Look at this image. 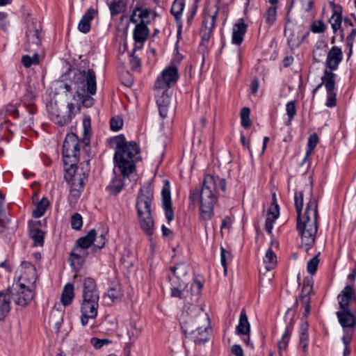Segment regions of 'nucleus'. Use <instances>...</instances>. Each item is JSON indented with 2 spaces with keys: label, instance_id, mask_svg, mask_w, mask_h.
I'll return each instance as SVG.
<instances>
[{
  "label": "nucleus",
  "instance_id": "nucleus-14",
  "mask_svg": "<svg viewBox=\"0 0 356 356\" xmlns=\"http://www.w3.org/2000/svg\"><path fill=\"white\" fill-rule=\"evenodd\" d=\"M336 76L334 72L327 71V69L324 71L323 83L327 91L325 105L329 108L335 106L337 104V94L334 92Z\"/></svg>",
  "mask_w": 356,
  "mask_h": 356
},
{
  "label": "nucleus",
  "instance_id": "nucleus-12",
  "mask_svg": "<svg viewBox=\"0 0 356 356\" xmlns=\"http://www.w3.org/2000/svg\"><path fill=\"white\" fill-rule=\"evenodd\" d=\"M42 26L37 22L28 24L26 31L24 50L29 52L38 51L42 42Z\"/></svg>",
  "mask_w": 356,
  "mask_h": 356
},
{
  "label": "nucleus",
  "instance_id": "nucleus-22",
  "mask_svg": "<svg viewBox=\"0 0 356 356\" xmlns=\"http://www.w3.org/2000/svg\"><path fill=\"white\" fill-rule=\"evenodd\" d=\"M272 206H273V207H271L267 212V216L265 223V229L268 234H272L273 224L280 215L279 205L276 202L275 195H273Z\"/></svg>",
  "mask_w": 356,
  "mask_h": 356
},
{
  "label": "nucleus",
  "instance_id": "nucleus-59",
  "mask_svg": "<svg viewBox=\"0 0 356 356\" xmlns=\"http://www.w3.org/2000/svg\"><path fill=\"white\" fill-rule=\"evenodd\" d=\"M300 3L302 9L309 12L313 7L314 0H295Z\"/></svg>",
  "mask_w": 356,
  "mask_h": 356
},
{
  "label": "nucleus",
  "instance_id": "nucleus-61",
  "mask_svg": "<svg viewBox=\"0 0 356 356\" xmlns=\"http://www.w3.org/2000/svg\"><path fill=\"white\" fill-rule=\"evenodd\" d=\"M341 339H342L343 343L344 344V346H345L343 355L348 356L351 352L350 348H349L348 346L353 339V336L350 337L348 340H344L343 336Z\"/></svg>",
  "mask_w": 356,
  "mask_h": 356
},
{
  "label": "nucleus",
  "instance_id": "nucleus-25",
  "mask_svg": "<svg viewBox=\"0 0 356 356\" xmlns=\"http://www.w3.org/2000/svg\"><path fill=\"white\" fill-rule=\"evenodd\" d=\"M170 270L174 275V277L170 280H176L177 282H181V280H186L187 284V274L189 270V266L186 263H179L174 266H171Z\"/></svg>",
  "mask_w": 356,
  "mask_h": 356
},
{
  "label": "nucleus",
  "instance_id": "nucleus-2",
  "mask_svg": "<svg viewBox=\"0 0 356 356\" xmlns=\"http://www.w3.org/2000/svg\"><path fill=\"white\" fill-rule=\"evenodd\" d=\"M217 184L222 192L225 191V179L218 177L216 179L213 176L207 175L204 178L201 190L195 188L191 191L189 197L193 202L199 200L201 218L204 220H210L213 215L214 204L218 200Z\"/></svg>",
  "mask_w": 356,
  "mask_h": 356
},
{
  "label": "nucleus",
  "instance_id": "nucleus-4",
  "mask_svg": "<svg viewBox=\"0 0 356 356\" xmlns=\"http://www.w3.org/2000/svg\"><path fill=\"white\" fill-rule=\"evenodd\" d=\"M153 202V187L149 183H145L138 193L136 208L140 227L149 236L154 232Z\"/></svg>",
  "mask_w": 356,
  "mask_h": 356
},
{
  "label": "nucleus",
  "instance_id": "nucleus-63",
  "mask_svg": "<svg viewBox=\"0 0 356 356\" xmlns=\"http://www.w3.org/2000/svg\"><path fill=\"white\" fill-rule=\"evenodd\" d=\"M122 188H123L122 184L117 185V186L110 185V186H107V190L111 193H112L113 195H117L122 191Z\"/></svg>",
  "mask_w": 356,
  "mask_h": 356
},
{
  "label": "nucleus",
  "instance_id": "nucleus-31",
  "mask_svg": "<svg viewBox=\"0 0 356 356\" xmlns=\"http://www.w3.org/2000/svg\"><path fill=\"white\" fill-rule=\"evenodd\" d=\"M250 331V325L245 311L243 309L241 312L238 324L236 326V332L238 335H246L249 334Z\"/></svg>",
  "mask_w": 356,
  "mask_h": 356
},
{
  "label": "nucleus",
  "instance_id": "nucleus-58",
  "mask_svg": "<svg viewBox=\"0 0 356 356\" xmlns=\"http://www.w3.org/2000/svg\"><path fill=\"white\" fill-rule=\"evenodd\" d=\"M109 343L110 341L108 339H99L95 337L91 339V343L97 349L101 348L104 345Z\"/></svg>",
  "mask_w": 356,
  "mask_h": 356
},
{
  "label": "nucleus",
  "instance_id": "nucleus-32",
  "mask_svg": "<svg viewBox=\"0 0 356 356\" xmlns=\"http://www.w3.org/2000/svg\"><path fill=\"white\" fill-rule=\"evenodd\" d=\"M171 284V296L179 298H184V289L187 286L186 280H181V282H177L176 280H170Z\"/></svg>",
  "mask_w": 356,
  "mask_h": 356
},
{
  "label": "nucleus",
  "instance_id": "nucleus-39",
  "mask_svg": "<svg viewBox=\"0 0 356 356\" xmlns=\"http://www.w3.org/2000/svg\"><path fill=\"white\" fill-rule=\"evenodd\" d=\"M184 8V0H175L170 13L175 17L176 22L181 19L182 12Z\"/></svg>",
  "mask_w": 356,
  "mask_h": 356
},
{
  "label": "nucleus",
  "instance_id": "nucleus-20",
  "mask_svg": "<svg viewBox=\"0 0 356 356\" xmlns=\"http://www.w3.org/2000/svg\"><path fill=\"white\" fill-rule=\"evenodd\" d=\"M88 254V250L75 245L70 254L69 260L71 266L76 269L81 268Z\"/></svg>",
  "mask_w": 356,
  "mask_h": 356
},
{
  "label": "nucleus",
  "instance_id": "nucleus-43",
  "mask_svg": "<svg viewBox=\"0 0 356 356\" xmlns=\"http://www.w3.org/2000/svg\"><path fill=\"white\" fill-rule=\"evenodd\" d=\"M33 53V56L32 57L29 55H24L22 57V63L26 68L30 67L32 65H38L40 63L38 51Z\"/></svg>",
  "mask_w": 356,
  "mask_h": 356
},
{
  "label": "nucleus",
  "instance_id": "nucleus-21",
  "mask_svg": "<svg viewBox=\"0 0 356 356\" xmlns=\"http://www.w3.org/2000/svg\"><path fill=\"white\" fill-rule=\"evenodd\" d=\"M343 52L341 49L337 46H333L327 55L325 64L330 72L336 70L339 65L342 61Z\"/></svg>",
  "mask_w": 356,
  "mask_h": 356
},
{
  "label": "nucleus",
  "instance_id": "nucleus-29",
  "mask_svg": "<svg viewBox=\"0 0 356 356\" xmlns=\"http://www.w3.org/2000/svg\"><path fill=\"white\" fill-rule=\"evenodd\" d=\"M35 97V95L33 90L31 88H29L21 100L22 104L31 115L35 113L37 111L36 106L33 102Z\"/></svg>",
  "mask_w": 356,
  "mask_h": 356
},
{
  "label": "nucleus",
  "instance_id": "nucleus-41",
  "mask_svg": "<svg viewBox=\"0 0 356 356\" xmlns=\"http://www.w3.org/2000/svg\"><path fill=\"white\" fill-rule=\"evenodd\" d=\"M277 8L276 6H270L267 8L264 15L266 23L268 26H271L276 22Z\"/></svg>",
  "mask_w": 356,
  "mask_h": 356
},
{
  "label": "nucleus",
  "instance_id": "nucleus-36",
  "mask_svg": "<svg viewBox=\"0 0 356 356\" xmlns=\"http://www.w3.org/2000/svg\"><path fill=\"white\" fill-rule=\"evenodd\" d=\"M277 264V257L273 250L270 248L267 250L264 259V265L266 271L273 269Z\"/></svg>",
  "mask_w": 356,
  "mask_h": 356
},
{
  "label": "nucleus",
  "instance_id": "nucleus-33",
  "mask_svg": "<svg viewBox=\"0 0 356 356\" xmlns=\"http://www.w3.org/2000/svg\"><path fill=\"white\" fill-rule=\"evenodd\" d=\"M107 5L111 17H115L121 13H124L127 7V5L123 0H113L111 1L107 0Z\"/></svg>",
  "mask_w": 356,
  "mask_h": 356
},
{
  "label": "nucleus",
  "instance_id": "nucleus-51",
  "mask_svg": "<svg viewBox=\"0 0 356 356\" xmlns=\"http://www.w3.org/2000/svg\"><path fill=\"white\" fill-rule=\"evenodd\" d=\"M140 328H138L136 327V323H131V327L128 330V335L129 337V339L131 341V343H132L134 341L136 340V339L138 337V336L140 334Z\"/></svg>",
  "mask_w": 356,
  "mask_h": 356
},
{
  "label": "nucleus",
  "instance_id": "nucleus-11",
  "mask_svg": "<svg viewBox=\"0 0 356 356\" xmlns=\"http://www.w3.org/2000/svg\"><path fill=\"white\" fill-rule=\"evenodd\" d=\"M181 329L186 337L193 341L195 344H203L209 341V332L208 327H202L196 322H186Z\"/></svg>",
  "mask_w": 356,
  "mask_h": 356
},
{
  "label": "nucleus",
  "instance_id": "nucleus-16",
  "mask_svg": "<svg viewBox=\"0 0 356 356\" xmlns=\"http://www.w3.org/2000/svg\"><path fill=\"white\" fill-rule=\"evenodd\" d=\"M334 33L339 31L340 40L343 42L345 38V31L342 29V8L339 5L333 3L332 14L329 19Z\"/></svg>",
  "mask_w": 356,
  "mask_h": 356
},
{
  "label": "nucleus",
  "instance_id": "nucleus-7",
  "mask_svg": "<svg viewBox=\"0 0 356 356\" xmlns=\"http://www.w3.org/2000/svg\"><path fill=\"white\" fill-rule=\"evenodd\" d=\"M82 143L74 133L67 134L65 138L62 154L65 171V179L70 182L77 169L79 161L80 145Z\"/></svg>",
  "mask_w": 356,
  "mask_h": 356
},
{
  "label": "nucleus",
  "instance_id": "nucleus-19",
  "mask_svg": "<svg viewBox=\"0 0 356 356\" xmlns=\"http://www.w3.org/2000/svg\"><path fill=\"white\" fill-rule=\"evenodd\" d=\"M17 292L14 300L20 306H26L33 298L34 293L23 283H16Z\"/></svg>",
  "mask_w": 356,
  "mask_h": 356
},
{
  "label": "nucleus",
  "instance_id": "nucleus-13",
  "mask_svg": "<svg viewBox=\"0 0 356 356\" xmlns=\"http://www.w3.org/2000/svg\"><path fill=\"white\" fill-rule=\"evenodd\" d=\"M72 109H74V104L72 103L67 104V111L65 112L58 109L56 104H51L48 106L49 116L54 123L60 126H64L71 121Z\"/></svg>",
  "mask_w": 356,
  "mask_h": 356
},
{
  "label": "nucleus",
  "instance_id": "nucleus-62",
  "mask_svg": "<svg viewBox=\"0 0 356 356\" xmlns=\"http://www.w3.org/2000/svg\"><path fill=\"white\" fill-rule=\"evenodd\" d=\"M231 350L234 356H243V350L240 345H233Z\"/></svg>",
  "mask_w": 356,
  "mask_h": 356
},
{
  "label": "nucleus",
  "instance_id": "nucleus-47",
  "mask_svg": "<svg viewBox=\"0 0 356 356\" xmlns=\"http://www.w3.org/2000/svg\"><path fill=\"white\" fill-rule=\"evenodd\" d=\"M250 109L248 107H243L241 111V125L247 129L249 128L252 122L250 119Z\"/></svg>",
  "mask_w": 356,
  "mask_h": 356
},
{
  "label": "nucleus",
  "instance_id": "nucleus-18",
  "mask_svg": "<svg viewBox=\"0 0 356 356\" xmlns=\"http://www.w3.org/2000/svg\"><path fill=\"white\" fill-rule=\"evenodd\" d=\"M342 29L345 31H348V35L346 37V42L348 47L349 48L348 57L353 53V43L356 38V19L351 20L348 17H342Z\"/></svg>",
  "mask_w": 356,
  "mask_h": 356
},
{
  "label": "nucleus",
  "instance_id": "nucleus-23",
  "mask_svg": "<svg viewBox=\"0 0 356 356\" xmlns=\"http://www.w3.org/2000/svg\"><path fill=\"white\" fill-rule=\"evenodd\" d=\"M97 14V10L93 8L88 9L78 24V30L83 33H88L90 31L91 22Z\"/></svg>",
  "mask_w": 356,
  "mask_h": 356
},
{
  "label": "nucleus",
  "instance_id": "nucleus-49",
  "mask_svg": "<svg viewBox=\"0 0 356 356\" xmlns=\"http://www.w3.org/2000/svg\"><path fill=\"white\" fill-rule=\"evenodd\" d=\"M320 255V252H318L317 254H316L313 258H312L310 260H309L307 265V272L313 275L316 273L318 265L319 264V259L318 257Z\"/></svg>",
  "mask_w": 356,
  "mask_h": 356
},
{
  "label": "nucleus",
  "instance_id": "nucleus-28",
  "mask_svg": "<svg viewBox=\"0 0 356 356\" xmlns=\"http://www.w3.org/2000/svg\"><path fill=\"white\" fill-rule=\"evenodd\" d=\"M10 311V298L8 291H0V321H3Z\"/></svg>",
  "mask_w": 356,
  "mask_h": 356
},
{
  "label": "nucleus",
  "instance_id": "nucleus-48",
  "mask_svg": "<svg viewBox=\"0 0 356 356\" xmlns=\"http://www.w3.org/2000/svg\"><path fill=\"white\" fill-rule=\"evenodd\" d=\"M232 259V254L224 248H220V262L224 268V274H227L228 261Z\"/></svg>",
  "mask_w": 356,
  "mask_h": 356
},
{
  "label": "nucleus",
  "instance_id": "nucleus-52",
  "mask_svg": "<svg viewBox=\"0 0 356 356\" xmlns=\"http://www.w3.org/2000/svg\"><path fill=\"white\" fill-rule=\"evenodd\" d=\"M310 29L314 33H323L326 30V25L321 20L318 22L314 21L312 24Z\"/></svg>",
  "mask_w": 356,
  "mask_h": 356
},
{
  "label": "nucleus",
  "instance_id": "nucleus-40",
  "mask_svg": "<svg viewBox=\"0 0 356 356\" xmlns=\"http://www.w3.org/2000/svg\"><path fill=\"white\" fill-rule=\"evenodd\" d=\"M318 143V136L316 134H312L308 139V143H307V152L302 162V165L306 162V161L308 159V158L310 156L312 152L314 149V148L316 147L317 144Z\"/></svg>",
  "mask_w": 356,
  "mask_h": 356
},
{
  "label": "nucleus",
  "instance_id": "nucleus-27",
  "mask_svg": "<svg viewBox=\"0 0 356 356\" xmlns=\"http://www.w3.org/2000/svg\"><path fill=\"white\" fill-rule=\"evenodd\" d=\"M170 103V97L168 95L166 91H163L156 99L159 114L162 118L167 117Z\"/></svg>",
  "mask_w": 356,
  "mask_h": 356
},
{
  "label": "nucleus",
  "instance_id": "nucleus-38",
  "mask_svg": "<svg viewBox=\"0 0 356 356\" xmlns=\"http://www.w3.org/2000/svg\"><path fill=\"white\" fill-rule=\"evenodd\" d=\"M312 293H303V291H301V294L300 296L299 300L296 299L295 302V306H297L299 301L303 305L305 308V312H304V316H308L310 314L311 307H310V302H311V298L310 296Z\"/></svg>",
  "mask_w": 356,
  "mask_h": 356
},
{
  "label": "nucleus",
  "instance_id": "nucleus-46",
  "mask_svg": "<svg viewBox=\"0 0 356 356\" xmlns=\"http://www.w3.org/2000/svg\"><path fill=\"white\" fill-rule=\"evenodd\" d=\"M286 112L288 116V120L286 124L289 125L291 120L294 118L296 115V101L289 102L286 105Z\"/></svg>",
  "mask_w": 356,
  "mask_h": 356
},
{
  "label": "nucleus",
  "instance_id": "nucleus-56",
  "mask_svg": "<svg viewBox=\"0 0 356 356\" xmlns=\"http://www.w3.org/2000/svg\"><path fill=\"white\" fill-rule=\"evenodd\" d=\"M135 49L133 50L132 54L130 56L129 63L131 65V70H138L140 69L141 62L140 58L135 55Z\"/></svg>",
  "mask_w": 356,
  "mask_h": 356
},
{
  "label": "nucleus",
  "instance_id": "nucleus-3",
  "mask_svg": "<svg viewBox=\"0 0 356 356\" xmlns=\"http://www.w3.org/2000/svg\"><path fill=\"white\" fill-rule=\"evenodd\" d=\"M339 311L336 315L343 328V339L348 340L353 336L356 327V291L353 287L348 285L337 296Z\"/></svg>",
  "mask_w": 356,
  "mask_h": 356
},
{
  "label": "nucleus",
  "instance_id": "nucleus-44",
  "mask_svg": "<svg viewBox=\"0 0 356 356\" xmlns=\"http://www.w3.org/2000/svg\"><path fill=\"white\" fill-rule=\"evenodd\" d=\"M299 345L304 353H307L308 350V339L309 334L307 327H302L300 333Z\"/></svg>",
  "mask_w": 356,
  "mask_h": 356
},
{
  "label": "nucleus",
  "instance_id": "nucleus-10",
  "mask_svg": "<svg viewBox=\"0 0 356 356\" xmlns=\"http://www.w3.org/2000/svg\"><path fill=\"white\" fill-rule=\"evenodd\" d=\"M181 58L178 57L177 60H172L170 65L166 67L159 76L155 82V87L159 89H168L173 86L179 79L177 64L179 63Z\"/></svg>",
  "mask_w": 356,
  "mask_h": 356
},
{
  "label": "nucleus",
  "instance_id": "nucleus-34",
  "mask_svg": "<svg viewBox=\"0 0 356 356\" xmlns=\"http://www.w3.org/2000/svg\"><path fill=\"white\" fill-rule=\"evenodd\" d=\"M74 286L70 283H67L65 285L62 294H61V302L63 305L67 306L71 304L74 297Z\"/></svg>",
  "mask_w": 356,
  "mask_h": 356
},
{
  "label": "nucleus",
  "instance_id": "nucleus-37",
  "mask_svg": "<svg viewBox=\"0 0 356 356\" xmlns=\"http://www.w3.org/2000/svg\"><path fill=\"white\" fill-rule=\"evenodd\" d=\"M38 224H40V221L30 228L29 234L35 243L42 245L44 243V232L37 227Z\"/></svg>",
  "mask_w": 356,
  "mask_h": 356
},
{
  "label": "nucleus",
  "instance_id": "nucleus-5",
  "mask_svg": "<svg viewBox=\"0 0 356 356\" xmlns=\"http://www.w3.org/2000/svg\"><path fill=\"white\" fill-rule=\"evenodd\" d=\"M139 152L136 143L127 142L123 136L118 140L114 154L115 169H118L123 178L129 177L135 170L134 156Z\"/></svg>",
  "mask_w": 356,
  "mask_h": 356
},
{
  "label": "nucleus",
  "instance_id": "nucleus-54",
  "mask_svg": "<svg viewBox=\"0 0 356 356\" xmlns=\"http://www.w3.org/2000/svg\"><path fill=\"white\" fill-rule=\"evenodd\" d=\"M123 126V120L120 116L112 118L110 120L111 129L118 131L122 129Z\"/></svg>",
  "mask_w": 356,
  "mask_h": 356
},
{
  "label": "nucleus",
  "instance_id": "nucleus-15",
  "mask_svg": "<svg viewBox=\"0 0 356 356\" xmlns=\"http://www.w3.org/2000/svg\"><path fill=\"white\" fill-rule=\"evenodd\" d=\"M298 30L296 32L295 29H291L286 28V24L284 28V35L287 38L288 44L293 48L295 47H298L305 38L309 34L308 31H305V27L298 26L297 27Z\"/></svg>",
  "mask_w": 356,
  "mask_h": 356
},
{
  "label": "nucleus",
  "instance_id": "nucleus-26",
  "mask_svg": "<svg viewBox=\"0 0 356 356\" xmlns=\"http://www.w3.org/2000/svg\"><path fill=\"white\" fill-rule=\"evenodd\" d=\"M232 31V43L237 45L241 44L247 31V24L241 20L234 25Z\"/></svg>",
  "mask_w": 356,
  "mask_h": 356
},
{
  "label": "nucleus",
  "instance_id": "nucleus-35",
  "mask_svg": "<svg viewBox=\"0 0 356 356\" xmlns=\"http://www.w3.org/2000/svg\"><path fill=\"white\" fill-rule=\"evenodd\" d=\"M49 207V201L48 199L45 197H42L40 201L35 203V208L32 212L33 216L35 218L42 217Z\"/></svg>",
  "mask_w": 356,
  "mask_h": 356
},
{
  "label": "nucleus",
  "instance_id": "nucleus-8",
  "mask_svg": "<svg viewBox=\"0 0 356 356\" xmlns=\"http://www.w3.org/2000/svg\"><path fill=\"white\" fill-rule=\"evenodd\" d=\"M74 82L82 85L81 89H77L76 93L81 99L83 104L86 107H90L93 104L94 99L90 97L96 93L97 84L96 76L93 70H76L74 72Z\"/></svg>",
  "mask_w": 356,
  "mask_h": 356
},
{
  "label": "nucleus",
  "instance_id": "nucleus-24",
  "mask_svg": "<svg viewBox=\"0 0 356 356\" xmlns=\"http://www.w3.org/2000/svg\"><path fill=\"white\" fill-rule=\"evenodd\" d=\"M147 24L143 23V22H140L136 24L133 31V38L136 42L143 43L147 40L149 34Z\"/></svg>",
  "mask_w": 356,
  "mask_h": 356
},
{
  "label": "nucleus",
  "instance_id": "nucleus-64",
  "mask_svg": "<svg viewBox=\"0 0 356 356\" xmlns=\"http://www.w3.org/2000/svg\"><path fill=\"white\" fill-rule=\"evenodd\" d=\"M259 83V80L257 78H254L252 80L251 84H250V90L252 93L256 94L258 91Z\"/></svg>",
  "mask_w": 356,
  "mask_h": 356
},
{
  "label": "nucleus",
  "instance_id": "nucleus-42",
  "mask_svg": "<svg viewBox=\"0 0 356 356\" xmlns=\"http://www.w3.org/2000/svg\"><path fill=\"white\" fill-rule=\"evenodd\" d=\"M97 234H99V236H95V239L94 241V244L92 249H94V251L95 252L96 250H100L103 248L106 244V234L107 233V231L104 232L98 229L97 231Z\"/></svg>",
  "mask_w": 356,
  "mask_h": 356
},
{
  "label": "nucleus",
  "instance_id": "nucleus-1",
  "mask_svg": "<svg viewBox=\"0 0 356 356\" xmlns=\"http://www.w3.org/2000/svg\"><path fill=\"white\" fill-rule=\"evenodd\" d=\"M309 195L306 209L303 214L304 194L302 191L296 192L295 207L297 212V230L301 236V246L307 252L314 245L318 231V200L313 196L312 187H307Z\"/></svg>",
  "mask_w": 356,
  "mask_h": 356
},
{
  "label": "nucleus",
  "instance_id": "nucleus-53",
  "mask_svg": "<svg viewBox=\"0 0 356 356\" xmlns=\"http://www.w3.org/2000/svg\"><path fill=\"white\" fill-rule=\"evenodd\" d=\"M314 280L312 277H306L302 282V287L301 291L303 293H313Z\"/></svg>",
  "mask_w": 356,
  "mask_h": 356
},
{
  "label": "nucleus",
  "instance_id": "nucleus-45",
  "mask_svg": "<svg viewBox=\"0 0 356 356\" xmlns=\"http://www.w3.org/2000/svg\"><path fill=\"white\" fill-rule=\"evenodd\" d=\"M291 330L290 327H286L284 333L282 335V339L278 342V347L280 352H282V350H284L286 349L291 334Z\"/></svg>",
  "mask_w": 356,
  "mask_h": 356
},
{
  "label": "nucleus",
  "instance_id": "nucleus-57",
  "mask_svg": "<svg viewBox=\"0 0 356 356\" xmlns=\"http://www.w3.org/2000/svg\"><path fill=\"white\" fill-rule=\"evenodd\" d=\"M150 10L149 8L143 9L140 8V10H139V14L138 15V18L140 19V22H143L145 24H149V20L148 19L150 15Z\"/></svg>",
  "mask_w": 356,
  "mask_h": 356
},
{
  "label": "nucleus",
  "instance_id": "nucleus-9",
  "mask_svg": "<svg viewBox=\"0 0 356 356\" xmlns=\"http://www.w3.org/2000/svg\"><path fill=\"white\" fill-rule=\"evenodd\" d=\"M218 10L219 7L218 3L215 4L213 12H211V8H207L204 10L202 27L200 31L201 37L200 46L202 47H206L209 44L215 26Z\"/></svg>",
  "mask_w": 356,
  "mask_h": 356
},
{
  "label": "nucleus",
  "instance_id": "nucleus-55",
  "mask_svg": "<svg viewBox=\"0 0 356 356\" xmlns=\"http://www.w3.org/2000/svg\"><path fill=\"white\" fill-rule=\"evenodd\" d=\"M203 284L200 280L195 279L190 287L191 294L192 296L198 295L202 291Z\"/></svg>",
  "mask_w": 356,
  "mask_h": 356
},
{
  "label": "nucleus",
  "instance_id": "nucleus-30",
  "mask_svg": "<svg viewBox=\"0 0 356 356\" xmlns=\"http://www.w3.org/2000/svg\"><path fill=\"white\" fill-rule=\"evenodd\" d=\"M97 234V232L95 229H92L89 231V232L87 234L86 236L79 238L76 242V245L87 249L88 250H92L94 251V249H92V247L91 246L92 244L94 243L95 236Z\"/></svg>",
  "mask_w": 356,
  "mask_h": 356
},
{
  "label": "nucleus",
  "instance_id": "nucleus-6",
  "mask_svg": "<svg viewBox=\"0 0 356 356\" xmlns=\"http://www.w3.org/2000/svg\"><path fill=\"white\" fill-rule=\"evenodd\" d=\"M82 297L81 323L85 326L89 318L95 319L97 317L99 308V295L93 278L86 277L83 280Z\"/></svg>",
  "mask_w": 356,
  "mask_h": 356
},
{
  "label": "nucleus",
  "instance_id": "nucleus-17",
  "mask_svg": "<svg viewBox=\"0 0 356 356\" xmlns=\"http://www.w3.org/2000/svg\"><path fill=\"white\" fill-rule=\"evenodd\" d=\"M161 197L162 207L165 211V216L168 222H170L174 219V211L172 207L170 182L167 180L165 181L163 184L161 191Z\"/></svg>",
  "mask_w": 356,
  "mask_h": 356
},
{
  "label": "nucleus",
  "instance_id": "nucleus-60",
  "mask_svg": "<svg viewBox=\"0 0 356 356\" xmlns=\"http://www.w3.org/2000/svg\"><path fill=\"white\" fill-rule=\"evenodd\" d=\"M120 296V292L118 291L115 288H110L107 293L106 296H108L112 302H114L115 300L118 299Z\"/></svg>",
  "mask_w": 356,
  "mask_h": 356
},
{
  "label": "nucleus",
  "instance_id": "nucleus-50",
  "mask_svg": "<svg viewBox=\"0 0 356 356\" xmlns=\"http://www.w3.org/2000/svg\"><path fill=\"white\" fill-rule=\"evenodd\" d=\"M71 227L73 229L79 230L82 227L83 220L81 216L78 213H74L70 220Z\"/></svg>",
  "mask_w": 356,
  "mask_h": 356
}]
</instances>
